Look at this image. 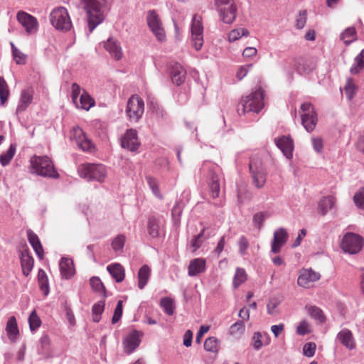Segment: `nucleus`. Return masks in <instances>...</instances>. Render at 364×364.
<instances>
[{"instance_id": "49", "label": "nucleus", "mask_w": 364, "mask_h": 364, "mask_svg": "<svg viewBox=\"0 0 364 364\" xmlns=\"http://www.w3.org/2000/svg\"><path fill=\"white\" fill-rule=\"evenodd\" d=\"M28 323L30 330L32 332L36 331L41 325V320L35 310H33L29 316Z\"/></svg>"}, {"instance_id": "15", "label": "nucleus", "mask_w": 364, "mask_h": 364, "mask_svg": "<svg viewBox=\"0 0 364 364\" xmlns=\"http://www.w3.org/2000/svg\"><path fill=\"white\" fill-rule=\"evenodd\" d=\"M141 335L139 331L133 330L124 338L122 344L127 354L132 353L139 346Z\"/></svg>"}, {"instance_id": "1", "label": "nucleus", "mask_w": 364, "mask_h": 364, "mask_svg": "<svg viewBox=\"0 0 364 364\" xmlns=\"http://www.w3.org/2000/svg\"><path fill=\"white\" fill-rule=\"evenodd\" d=\"M112 0H79L85 12L89 34L105 21Z\"/></svg>"}, {"instance_id": "38", "label": "nucleus", "mask_w": 364, "mask_h": 364, "mask_svg": "<svg viewBox=\"0 0 364 364\" xmlns=\"http://www.w3.org/2000/svg\"><path fill=\"white\" fill-rule=\"evenodd\" d=\"M363 69H364V48L355 58L354 63L350 69V73L353 75H356Z\"/></svg>"}, {"instance_id": "27", "label": "nucleus", "mask_w": 364, "mask_h": 364, "mask_svg": "<svg viewBox=\"0 0 364 364\" xmlns=\"http://www.w3.org/2000/svg\"><path fill=\"white\" fill-rule=\"evenodd\" d=\"M59 267L60 274L65 279H70L75 274L73 262L70 258L63 257L60 262Z\"/></svg>"}, {"instance_id": "44", "label": "nucleus", "mask_w": 364, "mask_h": 364, "mask_svg": "<svg viewBox=\"0 0 364 364\" xmlns=\"http://www.w3.org/2000/svg\"><path fill=\"white\" fill-rule=\"evenodd\" d=\"M249 34L248 30L244 28L233 29L228 34V41L230 42H235L242 36H249Z\"/></svg>"}, {"instance_id": "54", "label": "nucleus", "mask_w": 364, "mask_h": 364, "mask_svg": "<svg viewBox=\"0 0 364 364\" xmlns=\"http://www.w3.org/2000/svg\"><path fill=\"white\" fill-rule=\"evenodd\" d=\"M146 179L147 183H148L149 188H151V190L152 191V193H154V195L156 198L161 199L162 195L161 194L160 191H159L158 181L155 178H154L151 176H147L146 178Z\"/></svg>"}, {"instance_id": "33", "label": "nucleus", "mask_w": 364, "mask_h": 364, "mask_svg": "<svg viewBox=\"0 0 364 364\" xmlns=\"http://www.w3.org/2000/svg\"><path fill=\"white\" fill-rule=\"evenodd\" d=\"M27 235L28 242L32 246L33 250L36 253L37 256L40 259H42L43 257V249L38 235L31 230H28L27 232Z\"/></svg>"}, {"instance_id": "58", "label": "nucleus", "mask_w": 364, "mask_h": 364, "mask_svg": "<svg viewBox=\"0 0 364 364\" xmlns=\"http://www.w3.org/2000/svg\"><path fill=\"white\" fill-rule=\"evenodd\" d=\"M353 201L358 208L364 210V188H360L355 193L353 196Z\"/></svg>"}, {"instance_id": "30", "label": "nucleus", "mask_w": 364, "mask_h": 364, "mask_svg": "<svg viewBox=\"0 0 364 364\" xmlns=\"http://www.w3.org/2000/svg\"><path fill=\"white\" fill-rule=\"evenodd\" d=\"M151 270L147 264L142 265L138 271V287L143 289L146 286L151 277Z\"/></svg>"}, {"instance_id": "25", "label": "nucleus", "mask_w": 364, "mask_h": 364, "mask_svg": "<svg viewBox=\"0 0 364 364\" xmlns=\"http://www.w3.org/2000/svg\"><path fill=\"white\" fill-rule=\"evenodd\" d=\"M206 269V261L203 258H196L192 259L188 265V274L190 277H196Z\"/></svg>"}, {"instance_id": "61", "label": "nucleus", "mask_w": 364, "mask_h": 364, "mask_svg": "<svg viewBox=\"0 0 364 364\" xmlns=\"http://www.w3.org/2000/svg\"><path fill=\"white\" fill-rule=\"evenodd\" d=\"M316 348V346L314 343H306L303 347V354L308 358H311L315 354Z\"/></svg>"}, {"instance_id": "64", "label": "nucleus", "mask_w": 364, "mask_h": 364, "mask_svg": "<svg viewBox=\"0 0 364 364\" xmlns=\"http://www.w3.org/2000/svg\"><path fill=\"white\" fill-rule=\"evenodd\" d=\"M239 251L240 255H244L249 247V242L245 236H241L238 242Z\"/></svg>"}, {"instance_id": "48", "label": "nucleus", "mask_w": 364, "mask_h": 364, "mask_svg": "<svg viewBox=\"0 0 364 364\" xmlns=\"http://www.w3.org/2000/svg\"><path fill=\"white\" fill-rule=\"evenodd\" d=\"M126 241V237L124 235H118L115 237L112 243L111 246L113 250L116 252H122Z\"/></svg>"}, {"instance_id": "56", "label": "nucleus", "mask_w": 364, "mask_h": 364, "mask_svg": "<svg viewBox=\"0 0 364 364\" xmlns=\"http://www.w3.org/2000/svg\"><path fill=\"white\" fill-rule=\"evenodd\" d=\"M245 329L243 321H237L230 327L229 332L231 335H241L244 333Z\"/></svg>"}, {"instance_id": "40", "label": "nucleus", "mask_w": 364, "mask_h": 364, "mask_svg": "<svg viewBox=\"0 0 364 364\" xmlns=\"http://www.w3.org/2000/svg\"><path fill=\"white\" fill-rule=\"evenodd\" d=\"M148 233L152 237L159 235V220L156 218H150L147 224Z\"/></svg>"}, {"instance_id": "17", "label": "nucleus", "mask_w": 364, "mask_h": 364, "mask_svg": "<svg viewBox=\"0 0 364 364\" xmlns=\"http://www.w3.org/2000/svg\"><path fill=\"white\" fill-rule=\"evenodd\" d=\"M288 236L286 229L280 228L276 230L271 243V252L274 254L279 253L282 246L287 242Z\"/></svg>"}, {"instance_id": "29", "label": "nucleus", "mask_w": 364, "mask_h": 364, "mask_svg": "<svg viewBox=\"0 0 364 364\" xmlns=\"http://www.w3.org/2000/svg\"><path fill=\"white\" fill-rule=\"evenodd\" d=\"M20 259L23 274L27 277L33 267V259L29 255L28 250H25L21 252Z\"/></svg>"}, {"instance_id": "5", "label": "nucleus", "mask_w": 364, "mask_h": 364, "mask_svg": "<svg viewBox=\"0 0 364 364\" xmlns=\"http://www.w3.org/2000/svg\"><path fill=\"white\" fill-rule=\"evenodd\" d=\"M79 176L87 181H95L102 183L106 176L107 171L102 164H84L77 168Z\"/></svg>"}, {"instance_id": "26", "label": "nucleus", "mask_w": 364, "mask_h": 364, "mask_svg": "<svg viewBox=\"0 0 364 364\" xmlns=\"http://www.w3.org/2000/svg\"><path fill=\"white\" fill-rule=\"evenodd\" d=\"M336 338L349 350H353L355 348V342L353 333L348 328L342 329L337 334Z\"/></svg>"}, {"instance_id": "52", "label": "nucleus", "mask_w": 364, "mask_h": 364, "mask_svg": "<svg viewBox=\"0 0 364 364\" xmlns=\"http://www.w3.org/2000/svg\"><path fill=\"white\" fill-rule=\"evenodd\" d=\"M204 348L205 350L216 353L219 350L218 341L215 337H209L204 342Z\"/></svg>"}, {"instance_id": "23", "label": "nucleus", "mask_w": 364, "mask_h": 364, "mask_svg": "<svg viewBox=\"0 0 364 364\" xmlns=\"http://www.w3.org/2000/svg\"><path fill=\"white\" fill-rule=\"evenodd\" d=\"M105 49L116 60H120L122 57V50L119 42L113 38H109L103 43Z\"/></svg>"}, {"instance_id": "63", "label": "nucleus", "mask_w": 364, "mask_h": 364, "mask_svg": "<svg viewBox=\"0 0 364 364\" xmlns=\"http://www.w3.org/2000/svg\"><path fill=\"white\" fill-rule=\"evenodd\" d=\"M13 56L17 64L23 65L26 63V55L18 49H14Z\"/></svg>"}, {"instance_id": "51", "label": "nucleus", "mask_w": 364, "mask_h": 364, "mask_svg": "<svg viewBox=\"0 0 364 364\" xmlns=\"http://www.w3.org/2000/svg\"><path fill=\"white\" fill-rule=\"evenodd\" d=\"M105 301H99L92 306V311L93 316V321L99 322L101 319V314L104 311Z\"/></svg>"}, {"instance_id": "28", "label": "nucleus", "mask_w": 364, "mask_h": 364, "mask_svg": "<svg viewBox=\"0 0 364 364\" xmlns=\"http://www.w3.org/2000/svg\"><path fill=\"white\" fill-rule=\"evenodd\" d=\"M107 270L116 282L120 283L124 279L125 271L122 264L119 263L109 264Z\"/></svg>"}, {"instance_id": "37", "label": "nucleus", "mask_w": 364, "mask_h": 364, "mask_svg": "<svg viewBox=\"0 0 364 364\" xmlns=\"http://www.w3.org/2000/svg\"><path fill=\"white\" fill-rule=\"evenodd\" d=\"M75 104L77 108L87 111L95 105V100L83 90L82 93L80 96L79 104L77 102Z\"/></svg>"}, {"instance_id": "21", "label": "nucleus", "mask_w": 364, "mask_h": 364, "mask_svg": "<svg viewBox=\"0 0 364 364\" xmlns=\"http://www.w3.org/2000/svg\"><path fill=\"white\" fill-rule=\"evenodd\" d=\"M74 137L80 149L84 151H91L94 148L92 141L80 128L74 129Z\"/></svg>"}, {"instance_id": "13", "label": "nucleus", "mask_w": 364, "mask_h": 364, "mask_svg": "<svg viewBox=\"0 0 364 364\" xmlns=\"http://www.w3.org/2000/svg\"><path fill=\"white\" fill-rule=\"evenodd\" d=\"M16 18L28 35L34 34L37 32L38 23L34 16L21 11L18 12Z\"/></svg>"}, {"instance_id": "53", "label": "nucleus", "mask_w": 364, "mask_h": 364, "mask_svg": "<svg viewBox=\"0 0 364 364\" xmlns=\"http://www.w3.org/2000/svg\"><path fill=\"white\" fill-rule=\"evenodd\" d=\"M346 97L351 100L355 95L356 87L351 78L347 80L346 84L344 87Z\"/></svg>"}, {"instance_id": "36", "label": "nucleus", "mask_w": 364, "mask_h": 364, "mask_svg": "<svg viewBox=\"0 0 364 364\" xmlns=\"http://www.w3.org/2000/svg\"><path fill=\"white\" fill-rule=\"evenodd\" d=\"M269 343V338L267 333H262L255 332L252 336L253 348L256 350H259L263 345Z\"/></svg>"}, {"instance_id": "7", "label": "nucleus", "mask_w": 364, "mask_h": 364, "mask_svg": "<svg viewBox=\"0 0 364 364\" xmlns=\"http://www.w3.org/2000/svg\"><path fill=\"white\" fill-rule=\"evenodd\" d=\"M144 112V102L136 95H132L127 104L125 112L130 122H137L142 117Z\"/></svg>"}, {"instance_id": "31", "label": "nucleus", "mask_w": 364, "mask_h": 364, "mask_svg": "<svg viewBox=\"0 0 364 364\" xmlns=\"http://www.w3.org/2000/svg\"><path fill=\"white\" fill-rule=\"evenodd\" d=\"M33 100V92L30 90H23L21 94V98L16 108V114L24 112Z\"/></svg>"}, {"instance_id": "16", "label": "nucleus", "mask_w": 364, "mask_h": 364, "mask_svg": "<svg viewBox=\"0 0 364 364\" xmlns=\"http://www.w3.org/2000/svg\"><path fill=\"white\" fill-rule=\"evenodd\" d=\"M320 277L318 272L311 269H303L299 272L297 284L301 287L309 288L311 283L318 281Z\"/></svg>"}, {"instance_id": "9", "label": "nucleus", "mask_w": 364, "mask_h": 364, "mask_svg": "<svg viewBox=\"0 0 364 364\" xmlns=\"http://www.w3.org/2000/svg\"><path fill=\"white\" fill-rule=\"evenodd\" d=\"M300 108L301 110V124L308 132H311L314 130L318 122L314 107L309 102H304L301 104Z\"/></svg>"}, {"instance_id": "20", "label": "nucleus", "mask_w": 364, "mask_h": 364, "mask_svg": "<svg viewBox=\"0 0 364 364\" xmlns=\"http://www.w3.org/2000/svg\"><path fill=\"white\" fill-rule=\"evenodd\" d=\"M74 137L80 149L84 151H91L94 148L92 141L80 128L74 129Z\"/></svg>"}, {"instance_id": "14", "label": "nucleus", "mask_w": 364, "mask_h": 364, "mask_svg": "<svg viewBox=\"0 0 364 364\" xmlns=\"http://www.w3.org/2000/svg\"><path fill=\"white\" fill-rule=\"evenodd\" d=\"M140 145L136 129H127L121 137V146L130 151H136Z\"/></svg>"}, {"instance_id": "2", "label": "nucleus", "mask_w": 364, "mask_h": 364, "mask_svg": "<svg viewBox=\"0 0 364 364\" xmlns=\"http://www.w3.org/2000/svg\"><path fill=\"white\" fill-rule=\"evenodd\" d=\"M200 173L206 177L209 181L208 186L210 188V193L213 198H216L219 196L220 184V181L221 178V169L215 164L210 161H205L200 169Z\"/></svg>"}, {"instance_id": "22", "label": "nucleus", "mask_w": 364, "mask_h": 364, "mask_svg": "<svg viewBox=\"0 0 364 364\" xmlns=\"http://www.w3.org/2000/svg\"><path fill=\"white\" fill-rule=\"evenodd\" d=\"M74 137L80 149L84 151H91L94 148L92 141L80 128L74 129Z\"/></svg>"}, {"instance_id": "59", "label": "nucleus", "mask_w": 364, "mask_h": 364, "mask_svg": "<svg viewBox=\"0 0 364 364\" xmlns=\"http://www.w3.org/2000/svg\"><path fill=\"white\" fill-rule=\"evenodd\" d=\"M279 301L277 299H271L267 305V310L268 314L275 316L279 314L277 306Z\"/></svg>"}, {"instance_id": "34", "label": "nucleus", "mask_w": 364, "mask_h": 364, "mask_svg": "<svg viewBox=\"0 0 364 364\" xmlns=\"http://www.w3.org/2000/svg\"><path fill=\"white\" fill-rule=\"evenodd\" d=\"M210 237L209 234H205V229L203 228L202 231L195 235L193 238L190 241L189 243V249L192 252H195L197 250H198L203 242Z\"/></svg>"}, {"instance_id": "12", "label": "nucleus", "mask_w": 364, "mask_h": 364, "mask_svg": "<svg viewBox=\"0 0 364 364\" xmlns=\"http://www.w3.org/2000/svg\"><path fill=\"white\" fill-rule=\"evenodd\" d=\"M191 30L192 45L197 51L200 50L203 45V27L200 16L195 14L193 16Z\"/></svg>"}, {"instance_id": "50", "label": "nucleus", "mask_w": 364, "mask_h": 364, "mask_svg": "<svg viewBox=\"0 0 364 364\" xmlns=\"http://www.w3.org/2000/svg\"><path fill=\"white\" fill-rule=\"evenodd\" d=\"M308 314L314 319L318 320L320 322L325 321V317L323 314L322 311L317 306H306Z\"/></svg>"}, {"instance_id": "57", "label": "nucleus", "mask_w": 364, "mask_h": 364, "mask_svg": "<svg viewBox=\"0 0 364 364\" xmlns=\"http://www.w3.org/2000/svg\"><path fill=\"white\" fill-rule=\"evenodd\" d=\"M307 20V11L306 10L300 11L299 14L296 17L295 27L297 29H302L306 23Z\"/></svg>"}, {"instance_id": "46", "label": "nucleus", "mask_w": 364, "mask_h": 364, "mask_svg": "<svg viewBox=\"0 0 364 364\" xmlns=\"http://www.w3.org/2000/svg\"><path fill=\"white\" fill-rule=\"evenodd\" d=\"M9 95L8 85L3 77H0V105H4Z\"/></svg>"}, {"instance_id": "10", "label": "nucleus", "mask_w": 364, "mask_h": 364, "mask_svg": "<svg viewBox=\"0 0 364 364\" xmlns=\"http://www.w3.org/2000/svg\"><path fill=\"white\" fill-rule=\"evenodd\" d=\"M363 245V240L359 235L353 232L346 233L342 240L341 248L348 254L354 255L359 252Z\"/></svg>"}, {"instance_id": "60", "label": "nucleus", "mask_w": 364, "mask_h": 364, "mask_svg": "<svg viewBox=\"0 0 364 364\" xmlns=\"http://www.w3.org/2000/svg\"><path fill=\"white\" fill-rule=\"evenodd\" d=\"M151 112L156 114V116L160 119H164L166 116V112L164 108L157 103L151 102L149 105Z\"/></svg>"}, {"instance_id": "11", "label": "nucleus", "mask_w": 364, "mask_h": 364, "mask_svg": "<svg viewBox=\"0 0 364 364\" xmlns=\"http://www.w3.org/2000/svg\"><path fill=\"white\" fill-rule=\"evenodd\" d=\"M149 28L160 42L166 41V33L162 27L161 21L155 10H150L146 16Z\"/></svg>"}, {"instance_id": "8", "label": "nucleus", "mask_w": 364, "mask_h": 364, "mask_svg": "<svg viewBox=\"0 0 364 364\" xmlns=\"http://www.w3.org/2000/svg\"><path fill=\"white\" fill-rule=\"evenodd\" d=\"M51 24L58 30L68 31L72 23L68 11L64 7H58L52 11L50 15Z\"/></svg>"}, {"instance_id": "18", "label": "nucleus", "mask_w": 364, "mask_h": 364, "mask_svg": "<svg viewBox=\"0 0 364 364\" xmlns=\"http://www.w3.org/2000/svg\"><path fill=\"white\" fill-rule=\"evenodd\" d=\"M186 77V70L179 63H174L170 68V77L176 86L182 85Z\"/></svg>"}, {"instance_id": "41", "label": "nucleus", "mask_w": 364, "mask_h": 364, "mask_svg": "<svg viewBox=\"0 0 364 364\" xmlns=\"http://www.w3.org/2000/svg\"><path fill=\"white\" fill-rule=\"evenodd\" d=\"M355 28L354 27H348L341 33L340 38L346 45L348 46L355 40Z\"/></svg>"}, {"instance_id": "43", "label": "nucleus", "mask_w": 364, "mask_h": 364, "mask_svg": "<svg viewBox=\"0 0 364 364\" xmlns=\"http://www.w3.org/2000/svg\"><path fill=\"white\" fill-rule=\"evenodd\" d=\"M16 150V146L14 144H11L6 152L0 156V164L3 166H7L10 163L15 155Z\"/></svg>"}, {"instance_id": "35", "label": "nucleus", "mask_w": 364, "mask_h": 364, "mask_svg": "<svg viewBox=\"0 0 364 364\" xmlns=\"http://www.w3.org/2000/svg\"><path fill=\"white\" fill-rule=\"evenodd\" d=\"M336 198L331 196L323 197L318 203L321 213L325 215L330 210L333 209L336 204Z\"/></svg>"}, {"instance_id": "55", "label": "nucleus", "mask_w": 364, "mask_h": 364, "mask_svg": "<svg viewBox=\"0 0 364 364\" xmlns=\"http://www.w3.org/2000/svg\"><path fill=\"white\" fill-rule=\"evenodd\" d=\"M90 285L92 289L97 292H102L104 296H105V288L100 280V279L97 277H93L90 279Z\"/></svg>"}, {"instance_id": "19", "label": "nucleus", "mask_w": 364, "mask_h": 364, "mask_svg": "<svg viewBox=\"0 0 364 364\" xmlns=\"http://www.w3.org/2000/svg\"><path fill=\"white\" fill-rule=\"evenodd\" d=\"M275 144L287 159H290L292 158L294 144L290 137L282 136V137L275 139Z\"/></svg>"}, {"instance_id": "6", "label": "nucleus", "mask_w": 364, "mask_h": 364, "mask_svg": "<svg viewBox=\"0 0 364 364\" xmlns=\"http://www.w3.org/2000/svg\"><path fill=\"white\" fill-rule=\"evenodd\" d=\"M249 167L253 184L257 188H262L264 186L267 178V171L263 166L262 160L256 156L251 157Z\"/></svg>"}, {"instance_id": "4", "label": "nucleus", "mask_w": 364, "mask_h": 364, "mask_svg": "<svg viewBox=\"0 0 364 364\" xmlns=\"http://www.w3.org/2000/svg\"><path fill=\"white\" fill-rule=\"evenodd\" d=\"M31 168L33 173L43 177L58 178L59 174L56 171L51 160L46 156H34L31 160Z\"/></svg>"}, {"instance_id": "3", "label": "nucleus", "mask_w": 364, "mask_h": 364, "mask_svg": "<svg viewBox=\"0 0 364 364\" xmlns=\"http://www.w3.org/2000/svg\"><path fill=\"white\" fill-rule=\"evenodd\" d=\"M264 90L258 87L250 95L241 100V107L237 109L239 114L247 112L259 113L264 107Z\"/></svg>"}, {"instance_id": "39", "label": "nucleus", "mask_w": 364, "mask_h": 364, "mask_svg": "<svg viewBox=\"0 0 364 364\" xmlns=\"http://www.w3.org/2000/svg\"><path fill=\"white\" fill-rule=\"evenodd\" d=\"M38 282L39 287L44 295H48L49 293L48 279L46 273L41 269H40L38 272Z\"/></svg>"}, {"instance_id": "42", "label": "nucleus", "mask_w": 364, "mask_h": 364, "mask_svg": "<svg viewBox=\"0 0 364 364\" xmlns=\"http://www.w3.org/2000/svg\"><path fill=\"white\" fill-rule=\"evenodd\" d=\"M160 306L166 314L171 316L174 313V302L170 297H164L160 301Z\"/></svg>"}, {"instance_id": "32", "label": "nucleus", "mask_w": 364, "mask_h": 364, "mask_svg": "<svg viewBox=\"0 0 364 364\" xmlns=\"http://www.w3.org/2000/svg\"><path fill=\"white\" fill-rule=\"evenodd\" d=\"M6 331L10 341H15L16 340L19 334V330L15 316H12L9 318L6 323Z\"/></svg>"}, {"instance_id": "47", "label": "nucleus", "mask_w": 364, "mask_h": 364, "mask_svg": "<svg viewBox=\"0 0 364 364\" xmlns=\"http://www.w3.org/2000/svg\"><path fill=\"white\" fill-rule=\"evenodd\" d=\"M270 217L268 211H262L255 213L253 215V225L260 230L262 227L263 222Z\"/></svg>"}, {"instance_id": "62", "label": "nucleus", "mask_w": 364, "mask_h": 364, "mask_svg": "<svg viewBox=\"0 0 364 364\" xmlns=\"http://www.w3.org/2000/svg\"><path fill=\"white\" fill-rule=\"evenodd\" d=\"M122 311H123V305H122V301L119 300L117 301V306L114 309V314L112 318V323H115L118 322L122 315Z\"/></svg>"}, {"instance_id": "45", "label": "nucleus", "mask_w": 364, "mask_h": 364, "mask_svg": "<svg viewBox=\"0 0 364 364\" xmlns=\"http://www.w3.org/2000/svg\"><path fill=\"white\" fill-rule=\"evenodd\" d=\"M247 279V274L244 269L237 268L233 278V287L238 288Z\"/></svg>"}, {"instance_id": "24", "label": "nucleus", "mask_w": 364, "mask_h": 364, "mask_svg": "<svg viewBox=\"0 0 364 364\" xmlns=\"http://www.w3.org/2000/svg\"><path fill=\"white\" fill-rule=\"evenodd\" d=\"M222 21L227 24L233 23L237 15V6L235 4H230L225 7H219L218 10Z\"/></svg>"}]
</instances>
